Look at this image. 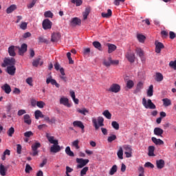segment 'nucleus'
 Segmentation results:
<instances>
[{
	"label": "nucleus",
	"instance_id": "5",
	"mask_svg": "<svg viewBox=\"0 0 176 176\" xmlns=\"http://www.w3.org/2000/svg\"><path fill=\"white\" fill-rule=\"evenodd\" d=\"M59 104L60 105H64V107H66L67 108H71L72 107V103L69 102V99L65 96H62L59 99Z\"/></svg>",
	"mask_w": 176,
	"mask_h": 176
},
{
	"label": "nucleus",
	"instance_id": "31",
	"mask_svg": "<svg viewBox=\"0 0 176 176\" xmlns=\"http://www.w3.org/2000/svg\"><path fill=\"white\" fill-rule=\"evenodd\" d=\"M108 46V53H113V52H115L116 50V45L111 43L107 44Z\"/></svg>",
	"mask_w": 176,
	"mask_h": 176
},
{
	"label": "nucleus",
	"instance_id": "26",
	"mask_svg": "<svg viewBox=\"0 0 176 176\" xmlns=\"http://www.w3.org/2000/svg\"><path fill=\"white\" fill-rule=\"evenodd\" d=\"M163 133H164L163 129L159 127L155 128L154 129V134L155 135H157V137H162V135H163Z\"/></svg>",
	"mask_w": 176,
	"mask_h": 176
},
{
	"label": "nucleus",
	"instance_id": "57",
	"mask_svg": "<svg viewBox=\"0 0 176 176\" xmlns=\"http://www.w3.org/2000/svg\"><path fill=\"white\" fill-rule=\"evenodd\" d=\"M27 25H28L27 22H22L20 25L21 30H27Z\"/></svg>",
	"mask_w": 176,
	"mask_h": 176
},
{
	"label": "nucleus",
	"instance_id": "59",
	"mask_svg": "<svg viewBox=\"0 0 176 176\" xmlns=\"http://www.w3.org/2000/svg\"><path fill=\"white\" fill-rule=\"evenodd\" d=\"M32 170V167L30 164H26L25 171L27 174L30 173V171Z\"/></svg>",
	"mask_w": 176,
	"mask_h": 176
},
{
	"label": "nucleus",
	"instance_id": "44",
	"mask_svg": "<svg viewBox=\"0 0 176 176\" xmlns=\"http://www.w3.org/2000/svg\"><path fill=\"white\" fill-rule=\"evenodd\" d=\"M111 60H112V58L109 57L108 60H104L103 62L104 65H105V67H110L111 65Z\"/></svg>",
	"mask_w": 176,
	"mask_h": 176
},
{
	"label": "nucleus",
	"instance_id": "60",
	"mask_svg": "<svg viewBox=\"0 0 176 176\" xmlns=\"http://www.w3.org/2000/svg\"><path fill=\"white\" fill-rule=\"evenodd\" d=\"M46 105V104L43 101H38L37 102V107L38 108H43Z\"/></svg>",
	"mask_w": 176,
	"mask_h": 176
},
{
	"label": "nucleus",
	"instance_id": "40",
	"mask_svg": "<svg viewBox=\"0 0 176 176\" xmlns=\"http://www.w3.org/2000/svg\"><path fill=\"white\" fill-rule=\"evenodd\" d=\"M90 14V8H86L85 12L82 13L83 20H87V16Z\"/></svg>",
	"mask_w": 176,
	"mask_h": 176
},
{
	"label": "nucleus",
	"instance_id": "28",
	"mask_svg": "<svg viewBox=\"0 0 176 176\" xmlns=\"http://www.w3.org/2000/svg\"><path fill=\"white\" fill-rule=\"evenodd\" d=\"M65 152L67 156H70L71 157H74V156H75V154L72 151H71V147L69 146H67L65 148Z\"/></svg>",
	"mask_w": 176,
	"mask_h": 176
},
{
	"label": "nucleus",
	"instance_id": "9",
	"mask_svg": "<svg viewBox=\"0 0 176 176\" xmlns=\"http://www.w3.org/2000/svg\"><path fill=\"white\" fill-rule=\"evenodd\" d=\"M155 53H157V54H160V52H162V49H164V45H163V43L157 41L155 42Z\"/></svg>",
	"mask_w": 176,
	"mask_h": 176
},
{
	"label": "nucleus",
	"instance_id": "42",
	"mask_svg": "<svg viewBox=\"0 0 176 176\" xmlns=\"http://www.w3.org/2000/svg\"><path fill=\"white\" fill-rule=\"evenodd\" d=\"M116 171H118V166L113 165L111 167V168L110 169L109 175H113V174H115V173H116Z\"/></svg>",
	"mask_w": 176,
	"mask_h": 176
},
{
	"label": "nucleus",
	"instance_id": "45",
	"mask_svg": "<svg viewBox=\"0 0 176 176\" xmlns=\"http://www.w3.org/2000/svg\"><path fill=\"white\" fill-rule=\"evenodd\" d=\"M102 115L105 116L107 119H111V118H112V114H111L108 110L103 111Z\"/></svg>",
	"mask_w": 176,
	"mask_h": 176
},
{
	"label": "nucleus",
	"instance_id": "13",
	"mask_svg": "<svg viewBox=\"0 0 176 176\" xmlns=\"http://www.w3.org/2000/svg\"><path fill=\"white\" fill-rule=\"evenodd\" d=\"M73 126L74 127H78L79 129H81L82 133H85V125L82 121H74L73 122Z\"/></svg>",
	"mask_w": 176,
	"mask_h": 176
},
{
	"label": "nucleus",
	"instance_id": "17",
	"mask_svg": "<svg viewBox=\"0 0 176 176\" xmlns=\"http://www.w3.org/2000/svg\"><path fill=\"white\" fill-rule=\"evenodd\" d=\"M1 89L6 93V94H10L12 92V88L8 84H4L3 86H1Z\"/></svg>",
	"mask_w": 176,
	"mask_h": 176
},
{
	"label": "nucleus",
	"instance_id": "11",
	"mask_svg": "<svg viewBox=\"0 0 176 176\" xmlns=\"http://www.w3.org/2000/svg\"><path fill=\"white\" fill-rule=\"evenodd\" d=\"M46 83L47 85H49L50 83H51V85L56 86V87H58V88L60 87V84L57 83V81L53 79V77H52V76L47 78Z\"/></svg>",
	"mask_w": 176,
	"mask_h": 176
},
{
	"label": "nucleus",
	"instance_id": "10",
	"mask_svg": "<svg viewBox=\"0 0 176 176\" xmlns=\"http://www.w3.org/2000/svg\"><path fill=\"white\" fill-rule=\"evenodd\" d=\"M52 25H53V23L49 19H45L43 21V30H50V29H52Z\"/></svg>",
	"mask_w": 176,
	"mask_h": 176
},
{
	"label": "nucleus",
	"instance_id": "63",
	"mask_svg": "<svg viewBox=\"0 0 176 176\" xmlns=\"http://www.w3.org/2000/svg\"><path fill=\"white\" fill-rule=\"evenodd\" d=\"M176 37V34L174 32H169V38L170 39H174Z\"/></svg>",
	"mask_w": 176,
	"mask_h": 176
},
{
	"label": "nucleus",
	"instance_id": "16",
	"mask_svg": "<svg viewBox=\"0 0 176 176\" xmlns=\"http://www.w3.org/2000/svg\"><path fill=\"white\" fill-rule=\"evenodd\" d=\"M17 49H19V54L23 56V54L27 52V44L23 43L21 45V47H17Z\"/></svg>",
	"mask_w": 176,
	"mask_h": 176
},
{
	"label": "nucleus",
	"instance_id": "19",
	"mask_svg": "<svg viewBox=\"0 0 176 176\" xmlns=\"http://www.w3.org/2000/svg\"><path fill=\"white\" fill-rule=\"evenodd\" d=\"M46 138L50 144H58V140L54 139V136H51L50 133H46Z\"/></svg>",
	"mask_w": 176,
	"mask_h": 176
},
{
	"label": "nucleus",
	"instance_id": "52",
	"mask_svg": "<svg viewBox=\"0 0 176 176\" xmlns=\"http://www.w3.org/2000/svg\"><path fill=\"white\" fill-rule=\"evenodd\" d=\"M45 17H50L52 19L53 17V12L51 11H47L44 13Z\"/></svg>",
	"mask_w": 176,
	"mask_h": 176
},
{
	"label": "nucleus",
	"instance_id": "2",
	"mask_svg": "<svg viewBox=\"0 0 176 176\" xmlns=\"http://www.w3.org/2000/svg\"><path fill=\"white\" fill-rule=\"evenodd\" d=\"M91 122L93 123V126L95 128V130H98L100 127H103L104 126V118L99 116L98 118L93 117L91 118Z\"/></svg>",
	"mask_w": 176,
	"mask_h": 176
},
{
	"label": "nucleus",
	"instance_id": "24",
	"mask_svg": "<svg viewBox=\"0 0 176 176\" xmlns=\"http://www.w3.org/2000/svg\"><path fill=\"white\" fill-rule=\"evenodd\" d=\"M60 75L59 76V78H60V79L63 80V82H67V76H65V72L64 70V68L61 67L60 69Z\"/></svg>",
	"mask_w": 176,
	"mask_h": 176
},
{
	"label": "nucleus",
	"instance_id": "56",
	"mask_svg": "<svg viewBox=\"0 0 176 176\" xmlns=\"http://www.w3.org/2000/svg\"><path fill=\"white\" fill-rule=\"evenodd\" d=\"M39 61H41V58H37L33 60L32 65L33 67H38L39 65Z\"/></svg>",
	"mask_w": 176,
	"mask_h": 176
},
{
	"label": "nucleus",
	"instance_id": "38",
	"mask_svg": "<svg viewBox=\"0 0 176 176\" xmlns=\"http://www.w3.org/2000/svg\"><path fill=\"white\" fill-rule=\"evenodd\" d=\"M93 46L96 48L98 49V50H102V47H101V43L98 41H94L93 42Z\"/></svg>",
	"mask_w": 176,
	"mask_h": 176
},
{
	"label": "nucleus",
	"instance_id": "54",
	"mask_svg": "<svg viewBox=\"0 0 176 176\" xmlns=\"http://www.w3.org/2000/svg\"><path fill=\"white\" fill-rule=\"evenodd\" d=\"M144 87V83L142 82H139L137 85L136 91H140L141 89Z\"/></svg>",
	"mask_w": 176,
	"mask_h": 176
},
{
	"label": "nucleus",
	"instance_id": "21",
	"mask_svg": "<svg viewBox=\"0 0 176 176\" xmlns=\"http://www.w3.org/2000/svg\"><path fill=\"white\" fill-rule=\"evenodd\" d=\"M166 163L164 160H158L156 161V166L158 170H162V168H164V165Z\"/></svg>",
	"mask_w": 176,
	"mask_h": 176
},
{
	"label": "nucleus",
	"instance_id": "37",
	"mask_svg": "<svg viewBox=\"0 0 176 176\" xmlns=\"http://www.w3.org/2000/svg\"><path fill=\"white\" fill-rule=\"evenodd\" d=\"M34 116L36 119H39V118H44L45 116H43V114H42V111H41L40 110H37L34 112Z\"/></svg>",
	"mask_w": 176,
	"mask_h": 176
},
{
	"label": "nucleus",
	"instance_id": "20",
	"mask_svg": "<svg viewBox=\"0 0 176 176\" xmlns=\"http://www.w3.org/2000/svg\"><path fill=\"white\" fill-rule=\"evenodd\" d=\"M23 122L28 126L31 125V123H32V120L31 119L30 114H25L23 116Z\"/></svg>",
	"mask_w": 176,
	"mask_h": 176
},
{
	"label": "nucleus",
	"instance_id": "27",
	"mask_svg": "<svg viewBox=\"0 0 176 176\" xmlns=\"http://www.w3.org/2000/svg\"><path fill=\"white\" fill-rule=\"evenodd\" d=\"M101 15H102V17H103L104 19H109V17L112 16V10H111V9H108L107 13L102 12Z\"/></svg>",
	"mask_w": 176,
	"mask_h": 176
},
{
	"label": "nucleus",
	"instance_id": "39",
	"mask_svg": "<svg viewBox=\"0 0 176 176\" xmlns=\"http://www.w3.org/2000/svg\"><path fill=\"white\" fill-rule=\"evenodd\" d=\"M148 156H155V146H148Z\"/></svg>",
	"mask_w": 176,
	"mask_h": 176
},
{
	"label": "nucleus",
	"instance_id": "33",
	"mask_svg": "<svg viewBox=\"0 0 176 176\" xmlns=\"http://www.w3.org/2000/svg\"><path fill=\"white\" fill-rule=\"evenodd\" d=\"M137 39L140 43H144V42H145V39H146V37H145V36H144L143 34H138Z\"/></svg>",
	"mask_w": 176,
	"mask_h": 176
},
{
	"label": "nucleus",
	"instance_id": "49",
	"mask_svg": "<svg viewBox=\"0 0 176 176\" xmlns=\"http://www.w3.org/2000/svg\"><path fill=\"white\" fill-rule=\"evenodd\" d=\"M88 171H89V167L87 166L84 167L80 171V176L86 175Z\"/></svg>",
	"mask_w": 176,
	"mask_h": 176
},
{
	"label": "nucleus",
	"instance_id": "55",
	"mask_svg": "<svg viewBox=\"0 0 176 176\" xmlns=\"http://www.w3.org/2000/svg\"><path fill=\"white\" fill-rule=\"evenodd\" d=\"M125 152H133V148L129 145H125L123 146Z\"/></svg>",
	"mask_w": 176,
	"mask_h": 176
},
{
	"label": "nucleus",
	"instance_id": "35",
	"mask_svg": "<svg viewBox=\"0 0 176 176\" xmlns=\"http://www.w3.org/2000/svg\"><path fill=\"white\" fill-rule=\"evenodd\" d=\"M152 96H153V85H151L147 89V96L152 97Z\"/></svg>",
	"mask_w": 176,
	"mask_h": 176
},
{
	"label": "nucleus",
	"instance_id": "1",
	"mask_svg": "<svg viewBox=\"0 0 176 176\" xmlns=\"http://www.w3.org/2000/svg\"><path fill=\"white\" fill-rule=\"evenodd\" d=\"M16 60L14 58H6L3 60V63H2L1 67H6V72L13 76L16 74Z\"/></svg>",
	"mask_w": 176,
	"mask_h": 176
},
{
	"label": "nucleus",
	"instance_id": "61",
	"mask_svg": "<svg viewBox=\"0 0 176 176\" xmlns=\"http://www.w3.org/2000/svg\"><path fill=\"white\" fill-rule=\"evenodd\" d=\"M161 35L162 38H167V36H168V32L163 30L161 32Z\"/></svg>",
	"mask_w": 176,
	"mask_h": 176
},
{
	"label": "nucleus",
	"instance_id": "3",
	"mask_svg": "<svg viewBox=\"0 0 176 176\" xmlns=\"http://www.w3.org/2000/svg\"><path fill=\"white\" fill-rule=\"evenodd\" d=\"M142 105L146 109H156V105L152 102L151 99L146 100L145 98H142Z\"/></svg>",
	"mask_w": 176,
	"mask_h": 176
},
{
	"label": "nucleus",
	"instance_id": "15",
	"mask_svg": "<svg viewBox=\"0 0 176 176\" xmlns=\"http://www.w3.org/2000/svg\"><path fill=\"white\" fill-rule=\"evenodd\" d=\"M17 10V6L16 4H12L8 8H7L6 12L7 14H10L11 13H13L14 10Z\"/></svg>",
	"mask_w": 176,
	"mask_h": 176
},
{
	"label": "nucleus",
	"instance_id": "41",
	"mask_svg": "<svg viewBox=\"0 0 176 176\" xmlns=\"http://www.w3.org/2000/svg\"><path fill=\"white\" fill-rule=\"evenodd\" d=\"M72 3L76 5V6H81L82 3H83L82 0H71Z\"/></svg>",
	"mask_w": 176,
	"mask_h": 176
},
{
	"label": "nucleus",
	"instance_id": "36",
	"mask_svg": "<svg viewBox=\"0 0 176 176\" xmlns=\"http://www.w3.org/2000/svg\"><path fill=\"white\" fill-rule=\"evenodd\" d=\"M72 148H75V149H79L80 146H79V140H76L72 142Z\"/></svg>",
	"mask_w": 176,
	"mask_h": 176
},
{
	"label": "nucleus",
	"instance_id": "18",
	"mask_svg": "<svg viewBox=\"0 0 176 176\" xmlns=\"http://www.w3.org/2000/svg\"><path fill=\"white\" fill-rule=\"evenodd\" d=\"M60 151H61V148H60L58 144H54L50 148V152L53 153H57V152H60Z\"/></svg>",
	"mask_w": 176,
	"mask_h": 176
},
{
	"label": "nucleus",
	"instance_id": "47",
	"mask_svg": "<svg viewBox=\"0 0 176 176\" xmlns=\"http://www.w3.org/2000/svg\"><path fill=\"white\" fill-rule=\"evenodd\" d=\"M7 133L8 137H13V134H14V128L13 126L10 127Z\"/></svg>",
	"mask_w": 176,
	"mask_h": 176
},
{
	"label": "nucleus",
	"instance_id": "12",
	"mask_svg": "<svg viewBox=\"0 0 176 176\" xmlns=\"http://www.w3.org/2000/svg\"><path fill=\"white\" fill-rule=\"evenodd\" d=\"M125 57L129 63H134V61H135V54L134 52H128Z\"/></svg>",
	"mask_w": 176,
	"mask_h": 176
},
{
	"label": "nucleus",
	"instance_id": "14",
	"mask_svg": "<svg viewBox=\"0 0 176 176\" xmlns=\"http://www.w3.org/2000/svg\"><path fill=\"white\" fill-rule=\"evenodd\" d=\"M16 50H17V46L11 45L8 47V53L11 57H14L16 56Z\"/></svg>",
	"mask_w": 176,
	"mask_h": 176
},
{
	"label": "nucleus",
	"instance_id": "58",
	"mask_svg": "<svg viewBox=\"0 0 176 176\" xmlns=\"http://www.w3.org/2000/svg\"><path fill=\"white\" fill-rule=\"evenodd\" d=\"M27 111L25 109H20L18 111L17 115L18 116H23V115H25Z\"/></svg>",
	"mask_w": 176,
	"mask_h": 176
},
{
	"label": "nucleus",
	"instance_id": "29",
	"mask_svg": "<svg viewBox=\"0 0 176 176\" xmlns=\"http://www.w3.org/2000/svg\"><path fill=\"white\" fill-rule=\"evenodd\" d=\"M6 171H8V168L3 166V164H0V175L1 176L6 175Z\"/></svg>",
	"mask_w": 176,
	"mask_h": 176
},
{
	"label": "nucleus",
	"instance_id": "30",
	"mask_svg": "<svg viewBox=\"0 0 176 176\" xmlns=\"http://www.w3.org/2000/svg\"><path fill=\"white\" fill-rule=\"evenodd\" d=\"M163 105L165 107H170L172 104L171 100L168 98L162 99Z\"/></svg>",
	"mask_w": 176,
	"mask_h": 176
},
{
	"label": "nucleus",
	"instance_id": "7",
	"mask_svg": "<svg viewBox=\"0 0 176 176\" xmlns=\"http://www.w3.org/2000/svg\"><path fill=\"white\" fill-rule=\"evenodd\" d=\"M80 24H82V21L78 17H74L70 21L71 27H76L77 25H80Z\"/></svg>",
	"mask_w": 176,
	"mask_h": 176
},
{
	"label": "nucleus",
	"instance_id": "48",
	"mask_svg": "<svg viewBox=\"0 0 176 176\" xmlns=\"http://www.w3.org/2000/svg\"><path fill=\"white\" fill-rule=\"evenodd\" d=\"M23 135L25 138H30V137H32V135H34V133L31 131H28L25 132Z\"/></svg>",
	"mask_w": 176,
	"mask_h": 176
},
{
	"label": "nucleus",
	"instance_id": "34",
	"mask_svg": "<svg viewBox=\"0 0 176 176\" xmlns=\"http://www.w3.org/2000/svg\"><path fill=\"white\" fill-rule=\"evenodd\" d=\"M164 77H163V74H162V73L160 72H157L155 74V80L157 82H162V80H163Z\"/></svg>",
	"mask_w": 176,
	"mask_h": 176
},
{
	"label": "nucleus",
	"instance_id": "6",
	"mask_svg": "<svg viewBox=\"0 0 176 176\" xmlns=\"http://www.w3.org/2000/svg\"><path fill=\"white\" fill-rule=\"evenodd\" d=\"M76 163H78L77 168H83L89 163L88 159L76 158Z\"/></svg>",
	"mask_w": 176,
	"mask_h": 176
},
{
	"label": "nucleus",
	"instance_id": "23",
	"mask_svg": "<svg viewBox=\"0 0 176 176\" xmlns=\"http://www.w3.org/2000/svg\"><path fill=\"white\" fill-rule=\"evenodd\" d=\"M151 141L155 145H164V142L163 140H162L161 139H157L155 137L151 138Z\"/></svg>",
	"mask_w": 176,
	"mask_h": 176
},
{
	"label": "nucleus",
	"instance_id": "4",
	"mask_svg": "<svg viewBox=\"0 0 176 176\" xmlns=\"http://www.w3.org/2000/svg\"><path fill=\"white\" fill-rule=\"evenodd\" d=\"M120 85L117 83H113L110 87L107 89V91L109 93H119L120 91Z\"/></svg>",
	"mask_w": 176,
	"mask_h": 176
},
{
	"label": "nucleus",
	"instance_id": "51",
	"mask_svg": "<svg viewBox=\"0 0 176 176\" xmlns=\"http://www.w3.org/2000/svg\"><path fill=\"white\" fill-rule=\"evenodd\" d=\"M117 137L116 135H111L108 137L107 141L108 142H112L113 141H115L116 140Z\"/></svg>",
	"mask_w": 176,
	"mask_h": 176
},
{
	"label": "nucleus",
	"instance_id": "8",
	"mask_svg": "<svg viewBox=\"0 0 176 176\" xmlns=\"http://www.w3.org/2000/svg\"><path fill=\"white\" fill-rule=\"evenodd\" d=\"M135 53L138 56H139L142 62L145 63V56H144V50H142V49H141L140 47H136Z\"/></svg>",
	"mask_w": 176,
	"mask_h": 176
},
{
	"label": "nucleus",
	"instance_id": "25",
	"mask_svg": "<svg viewBox=\"0 0 176 176\" xmlns=\"http://www.w3.org/2000/svg\"><path fill=\"white\" fill-rule=\"evenodd\" d=\"M60 33L52 34L51 38L52 42H57V41L60 40Z\"/></svg>",
	"mask_w": 176,
	"mask_h": 176
},
{
	"label": "nucleus",
	"instance_id": "32",
	"mask_svg": "<svg viewBox=\"0 0 176 176\" xmlns=\"http://www.w3.org/2000/svg\"><path fill=\"white\" fill-rule=\"evenodd\" d=\"M117 155L120 160H123V148H122V146L119 147V149L117 152Z\"/></svg>",
	"mask_w": 176,
	"mask_h": 176
},
{
	"label": "nucleus",
	"instance_id": "43",
	"mask_svg": "<svg viewBox=\"0 0 176 176\" xmlns=\"http://www.w3.org/2000/svg\"><path fill=\"white\" fill-rule=\"evenodd\" d=\"M38 148H41V143L40 142H35L34 144H33L32 145V151H35V150H37L38 151Z\"/></svg>",
	"mask_w": 176,
	"mask_h": 176
},
{
	"label": "nucleus",
	"instance_id": "64",
	"mask_svg": "<svg viewBox=\"0 0 176 176\" xmlns=\"http://www.w3.org/2000/svg\"><path fill=\"white\" fill-rule=\"evenodd\" d=\"M26 83H28L29 86H32V78H28L26 79Z\"/></svg>",
	"mask_w": 176,
	"mask_h": 176
},
{
	"label": "nucleus",
	"instance_id": "22",
	"mask_svg": "<svg viewBox=\"0 0 176 176\" xmlns=\"http://www.w3.org/2000/svg\"><path fill=\"white\" fill-rule=\"evenodd\" d=\"M76 111L84 116H86L87 113H89V109H86L85 107H82V109L77 108Z\"/></svg>",
	"mask_w": 176,
	"mask_h": 176
},
{
	"label": "nucleus",
	"instance_id": "50",
	"mask_svg": "<svg viewBox=\"0 0 176 176\" xmlns=\"http://www.w3.org/2000/svg\"><path fill=\"white\" fill-rule=\"evenodd\" d=\"M111 126L113 128H114L115 130H119V123L116 121H113L111 122Z\"/></svg>",
	"mask_w": 176,
	"mask_h": 176
},
{
	"label": "nucleus",
	"instance_id": "62",
	"mask_svg": "<svg viewBox=\"0 0 176 176\" xmlns=\"http://www.w3.org/2000/svg\"><path fill=\"white\" fill-rule=\"evenodd\" d=\"M82 53L84 56H87L90 54V48H84Z\"/></svg>",
	"mask_w": 176,
	"mask_h": 176
},
{
	"label": "nucleus",
	"instance_id": "53",
	"mask_svg": "<svg viewBox=\"0 0 176 176\" xmlns=\"http://www.w3.org/2000/svg\"><path fill=\"white\" fill-rule=\"evenodd\" d=\"M144 167H146L147 168H154L155 165H153L152 163L148 162L145 163Z\"/></svg>",
	"mask_w": 176,
	"mask_h": 176
},
{
	"label": "nucleus",
	"instance_id": "46",
	"mask_svg": "<svg viewBox=\"0 0 176 176\" xmlns=\"http://www.w3.org/2000/svg\"><path fill=\"white\" fill-rule=\"evenodd\" d=\"M126 87L128 89H133V87H134V81L131 80H129L126 82Z\"/></svg>",
	"mask_w": 176,
	"mask_h": 176
}]
</instances>
